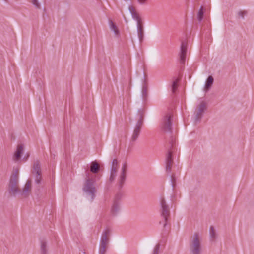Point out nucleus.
<instances>
[{"mask_svg":"<svg viewBox=\"0 0 254 254\" xmlns=\"http://www.w3.org/2000/svg\"><path fill=\"white\" fill-rule=\"evenodd\" d=\"M40 250L41 254H47V244L44 241L41 242Z\"/></svg>","mask_w":254,"mask_h":254,"instance_id":"nucleus-23","label":"nucleus"},{"mask_svg":"<svg viewBox=\"0 0 254 254\" xmlns=\"http://www.w3.org/2000/svg\"><path fill=\"white\" fill-rule=\"evenodd\" d=\"M201 241V238L199 233H195L191 236L190 244L191 254H201L202 251Z\"/></svg>","mask_w":254,"mask_h":254,"instance_id":"nucleus-1","label":"nucleus"},{"mask_svg":"<svg viewBox=\"0 0 254 254\" xmlns=\"http://www.w3.org/2000/svg\"><path fill=\"white\" fill-rule=\"evenodd\" d=\"M109 26L110 29L114 33L115 36L118 37H119L120 34V31L117 26L113 21H110Z\"/></svg>","mask_w":254,"mask_h":254,"instance_id":"nucleus-18","label":"nucleus"},{"mask_svg":"<svg viewBox=\"0 0 254 254\" xmlns=\"http://www.w3.org/2000/svg\"><path fill=\"white\" fill-rule=\"evenodd\" d=\"M178 80H174L172 85V91L174 92L177 88Z\"/></svg>","mask_w":254,"mask_h":254,"instance_id":"nucleus-29","label":"nucleus"},{"mask_svg":"<svg viewBox=\"0 0 254 254\" xmlns=\"http://www.w3.org/2000/svg\"><path fill=\"white\" fill-rule=\"evenodd\" d=\"M160 244H157L154 248L152 254H159Z\"/></svg>","mask_w":254,"mask_h":254,"instance_id":"nucleus-28","label":"nucleus"},{"mask_svg":"<svg viewBox=\"0 0 254 254\" xmlns=\"http://www.w3.org/2000/svg\"><path fill=\"white\" fill-rule=\"evenodd\" d=\"M187 53V45L184 42H182L181 46V53H180V59L181 61L183 62H184Z\"/></svg>","mask_w":254,"mask_h":254,"instance_id":"nucleus-16","label":"nucleus"},{"mask_svg":"<svg viewBox=\"0 0 254 254\" xmlns=\"http://www.w3.org/2000/svg\"><path fill=\"white\" fill-rule=\"evenodd\" d=\"M111 233V230L109 228L107 227L104 229L102 233L100 242L109 243Z\"/></svg>","mask_w":254,"mask_h":254,"instance_id":"nucleus-11","label":"nucleus"},{"mask_svg":"<svg viewBox=\"0 0 254 254\" xmlns=\"http://www.w3.org/2000/svg\"><path fill=\"white\" fill-rule=\"evenodd\" d=\"M203 8L202 7H201L200 9H199V11L197 14V19L199 21H201L202 18H203Z\"/></svg>","mask_w":254,"mask_h":254,"instance_id":"nucleus-27","label":"nucleus"},{"mask_svg":"<svg viewBox=\"0 0 254 254\" xmlns=\"http://www.w3.org/2000/svg\"><path fill=\"white\" fill-rule=\"evenodd\" d=\"M144 112L143 110L140 109L138 111L137 113V122L135 126L134 127V129L133 130V132L131 136V140L133 141L137 140L138 138L139 135L140 134L141 127L143 125V119L144 117Z\"/></svg>","mask_w":254,"mask_h":254,"instance_id":"nucleus-2","label":"nucleus"},{"mask_svg":"<svg viewBox=\"0 0 254 254\" xmlns=\"http://www.w3.org/2000/svg\"><path fill=\"white\" fill-rule=\"evenodd\" d=\"M172 155L170 152L167 154L166 158V169L167 170H170L172 166Z\"/></svg>","mask_w":254,"mask_h":254,"instance_id":"nucleus-20","label":"nucleus"},{"mask_svg":"<svg viewBox=\"0 0 254 254\" xmlns=\"http://www.w3.org/2000/svg\"><path fill=\"white\" fill-rule=\"evenodd\" d=\"M127 165L125 163H124L121 168L120 174L119 176V182L121 185H122L126 179V171Z\"/></svg>","mask_w":254,"mask_h":254,"instance_id":"nucleus-14","label":"nucleus"},{"mask_svg":"<svg viewBox=\"0 0 254 254\" xmlns=\"http://www.w3.org/2000/svg\"><path fill=\"white\" fill-rule=\"evenodd\" d=\"M24 146L23 144H18L13 155V159L18 161L21 158L22 155L23 154Z\"/></svg>","mask_w":254,"mask_h":254,"instance_id":"nucleus-10","label":"nucleus"},{"mask_svg":"<svg viewBox=\"0 0 254 254\" xmlns=\"http://www.w3.org/2000/svg\"><path fill=\"white\" fill-rule=\"evenodd\" d=\"M138 3L141 5H143L146 3L147 0H137Z\"/></svg>","mask_w":254,"mask_h":254,"instance_id":"nucleus-31","label":"nucleus"},{"mask_svg":"<svg viewBox=\"0 0 254 254\" xmlns=\"http://www.w3.org/2000/svg\"><path fill=\"white\" fill-rule=\"evenodd\" d=\"M137 28L138 38L140 41H141L143 39L144 35L143 28L141 23L137 24Z\"/></svg>","mask_w":254,"mask_h":254,"instance_id":"nucleus-19","label":"nucleus"},{"mask_svg":"<svg viewBox=\"0 0 254 254\" xmlns=\"http://www.w3.org/2000/svg\"><path fill=\"white\" fill-rule=\"evenodd\" d=\"M99 170V164L96 162H93L91 163L90 170L92 173H96Z\"/></svg>","mask_w":254,"mask_h":254,"instance_id":"nucleus-22","label":"nucleus"},{"mask_svg":"<svg viewBox=\"0 0 254 254\" xmlns=\"http://www.w3.org/2000/svg\"><path fill=\"white\" fill-rule=\"evenodd\" d=\"M214 82V78L212 76H209L207 79L204 86V91L205 92H207L211 87Z\"/></svg>","mask_w":254,"mask_h":254,"instance_id":"nucleus-17","label":"nucleus"},{"mask_svg":"<svg viewBox=\"0 0 254 254\" xmlns=\"http://www.w3.org/2000/svg\"><path fill=\"white\" fill-rule=\"evenodd\" d=\"M207 109V104L205 101H201L197 105L195 111V120L199 121Z\"/></svg>","mask_w":254,"mask_h":254,"instance_id":"nucleus-4","label":"nucleus"},{"mask_svg":"<svg viewBox=\"0 0 254 254\" xmlns=\"http://www.w3.org/2000/svg\"><path fill=\"white\" fill-rule=\"evenodd\" d=\"M120 210V203L119 201L115 200L111 209V212L112 214L115 215L118 213Z\"/></svg>","mask_w":254,"mask_h":254,"instance_id":"nucleus-15","label":"nucleus"},{"mask_svg":"<svg viewBox=\"0 0 254 254\" xmlns=\"http://www.w3.org/2000/svg\"><path fill=\"white\" fill-rule=\"evenodd\" d=\"M209 234L211 239L215 240L217 237V234L215 229L213 227H211L209 229Z\"/></svg>","mask_w":254,"mask_h":254,"instance_id":"nucleus-26","label":"nucleus"},{"mask_svg":"<svg viewBox=\"0 0 254 254\" xmlns=\"http://www.w3.org/2000/svg\"><path fill=\"white\" fill-rule=\"evenodd\" d=\"M32 173L35 175L36 183L39 184L40 182L41 179V172L39 162L36 161L34 162L33 167Z\"/></svg>","mask_w":254,"mask_h":254,"instance_id":"nucleus-8","label":"nucleus"},{"mask_svg":"<svg viewBox=\"0 0 254 254\" xmlns=\"http://www.w3.org/2000/svg\"><path fill=\"white\" fill-rule=\"evenodd\" d=\"M160 205L161 206V214L164 218L165 222L167 221V217L169 214V210L168 206L167 204L165 199L162 198L160 200Z\"/></svg>","mask_w":254,"mask_h":254,"instance_id":"nucleus-7","label":"nucleus"},{"mask_svg":"<svg viewBox=\"0 0 254 254\" xmlns=\"http://www.w3.org/2000/svg\"><path fill=\"white\" fill-rule=\"evenodd\" d=\"M108 243H100V247H99V254H105L107 249L108 248Z\"/></svg>","mask_w":254,"mask_h":254,"instance_id":"nucleus-21","label":"nucleus"},{"mask_svg":"<svg viewBox=\"0 0 254 254\" xmlns=\"http://www.w3.org/2000/svg\"><path fill=\"white\" fill-rule=\"evenodd\" d=\"M171 115H167L164 117L162 124V129L165 132H170L172 129Z\"/></svg>","mask_w":254,"mask_h":254,"instance_id":"nucleus-5","label":"nucleus"},{"mask_svg":"<svg viewBox=\"0 0 254 254\" xmlns=\"http://www.w3.org/2000/svg\"><path fill=\"white\" fill-rule=\"evenodd\" d=\"M32 3L35 5V6L37 8H40V4L38 2V0H31Z\"/></svg>","mask_w":254,"mask_h":254,"instance_id":"nucleus-30","label":"nucleus"},{"mask_svg":"<svg viewBox=\"0 0 254 254\" xmlns=\"http://www.w3.org/2000/svg\"><path fill=\"white\" fill-rule=\"evenodd\" d=\"M247 11L244 10H240L237 11V16L238 18L244 19V17L247 14Z\"/></svg>","mask_w":254,"mask_h":254,"instance_id":"nucleus-24","label":"nucleus"},{"mask_svg":"<svg viewBox=\"0 0 254 254\" xmlns=\"http://www.w3.org/2000/svg\"><path fill=\"white\" fill-rule=\"evenodd\" d=\"M148 95V87L145 84L142 86V96L143 99L147 98Z\"/></svg>","mask_w":254,"mask_h":254,"instance_id":"nucleus-25","label":"nucleus"},{"mask_svg":"<svg viewBox=\"0 0 254 254\" xmlns=\"http://www.w3.org/2000/svg\"><path fill=\"white\" fill-rule=\"evenodd\" d=\"M18 183V180L17 176H15L13 178H11L9 184V189L10 192H11L13 195H15L20 191Z\"/></svg>","mask_w":254,"mask_h":254,"instance_id":"nucleus-6","label":"nucleus"},{"mask_svg":"<svg viewBox=\"0 0 254 254\" xmlns=\"http://www.w3.org/2000/svg\"><path fill=\"white\" fill-rule=\"evenodd\" d=\"M31 184L32 181L31 180H27L22 190V195L26 196L29 194L31 190Z\"/></svg>","mask_w":254,"mask_h":254,"instance_id":"nucleus-12","label":"nucleus"},{"mask_svg":"<svg viewBox=\"0 0 254 254\" xmlns=\"http://www.w3.org/2000/svg\"><path fill=\"white\" fill-rule=\"evenodd\" d=\"M29 153H27L23 157V158L22 159V160L25 161H26V160L28 159V158L29 157Z\"/></svg>","mask_w":254,"mask_h":254,"instance_id":"nucleus-32","label":"nucleus"},{"mask_svg":"<svg viewBox=\"0 0 254 254\" xmlns=\"http://www.w3.org/2000/svg\"><path fill=\"white\" fill-rule=\"evenodd\" d=\"M119 168L118 162L116 159H114L112 161V167L111 169V174L110 177V181H113L116 176Z\"/></svg>","mask_w":254,"mask_h":254,"instance_id":"nucleus-9","label":"nucleus"},{"mask_svg":"<svg viewBox=\"0 0 254 254\" xmlns=\"http://www.w3.org/2000/svg\"><path fill=\"white\" fill-rule=\"evenodd\" d=\"M129 10L131 13L132 17L137 22V24L141 23V19L138 14L136 12L132 6L129 7Z\"/></svg>","mask_w":254,"mask_h":254,"instance_id":"nucleus-13","label":"nucleus"},{"mask_svg":"<svg viewBox=\"0 0 254 254\" xmlns=\"http://www.w3.org/2000/svg\"><path fill=\"white\" fill-rule=\"evenodd\" d=\"M93 181L88 179L86 180L83 190L85 192L91 196V199L93 198V195L95 192V188L93 186Z\"/></svg>","mask_w":254,"mask_h":254,"instance_id":"nucleus-3","label":"nucleus"}]
</instances>
